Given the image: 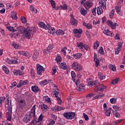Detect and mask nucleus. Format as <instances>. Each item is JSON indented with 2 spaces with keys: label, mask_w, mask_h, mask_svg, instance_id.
<instances>
[{
  "label": "nucleus",
  "mask_w": 125,
  "mask_h": 125,
  "mask_svg": "<svg viewBox=\"0 0 125 125\" xmlns=\"http://www.w3.org/2000/svg\"><path fill=\"white\" fill-rule=\"evenodd\" d=\"M16 31H18L20 34L25 35L26 38L28 40L31 38V32H32V30H30L29 27L25 28L23 26H20L17 28Z\"/></svg>",
  "instance_id": "1"
},
{
  "label": "nucleus",
  "mask_w": 125,
  "mask_h": 125,
  "mask_svg": "<svg viewBox=\"0 0 125 125\" xmlns=\"http://www.w3.org/2000/svg\"><path fill=\"white\" fill-rule=\"evenodd\" d=\"M8 112L6 113V117L7 121H11V116L12 115V105H11V101L10 105L7 107Z\"/></svg>",
  "instance_id": "2"
},
{
  "label": "nucleus",
  "mask_w": 125,
  "mask_h": 125,
  "mask_svg": "<svg viewBox=\"0 0 125 125\" xmlns=\"http://www.w3.org/2000/svg\"><path fill=\"white\" fill-rule=\"evenodd\" d=\"M63 117L66 120H73L76 117V112H66L63 114Z\"/></svg>",
  "instance_id": "3"
},
{
  "label": "nucleus",
  "mask_w": 125,
  "mask_h": 125,
  "mask_svg": "<svg viewBox=\"0 0 125 125\" xmlns=\"http://www.w3.org/2000/svg\"><path fill=\"white\" fill-rule=\"evenodd\" d=\"M123 2L124 0H119V2L117 3L118 5L119 6H116L115 8V9L117 13L121 16H123V14L124 13L123 12V11H122V10H121V7L120 5L121 4V3H123Z\"/></svg>",
  "instance_id": "4"
},
{
  "label": "nucleus",
  "mask_w": 125,
  "mask_h": 125,
  "mask_svg": "<svg viewBox=\"0 0 125 125\" xmlns=\"http://www.w3.org/2000/svg\"><path fill=\"white\" fill-rule=\"evenodd\" d=\"M72 68L73 70L78 72L82 71V65L77 62H74L72 63Z\"/></svg>",
  "instance_id": "5"
},
{
  "label": "nucleus",
  "mask_w": 125,
  "mask_h": 125,
  "mask_svg": "<svg viewBox=\"0 0 125 125\" xmlns=\"http://www.w3.org/2000/svg\"><path fill=\"white\" fill-rule=\"evenodd\" d=\"M73 32L75 34L76 38H80L81 35L83 34V30L82 29H78L75 28L73 30Z\"/></svg>",
  "instance_id": "6"
},
{
  "label": "nucleus",
  "mask_w": 125,
  "mask_h": 125,
  "mask_svg": "<svg viewBox=\"0 0 125 125\" xmlns=\"http://www.w3.org/2000/svg\"><path fill=\"white\" fill-rule=\"evenodd\" d=\"M106 24L111 28V29H113V30H115L116 29V27L117 26H119V24L117 23H114L112 21L110 20H108L106 21Z\"/></svg>",
  "instance_id": "7"
},
{
  "label": "nucleus",
  "mask_w": 125,
  "mask_h": 125,
  "mask_svg": "<svg viewBox=\"0 0 125 125\" xmlns=\"http://www.w3.org/2000/svg\"><path fill=\"white\" fill-rule=\"evenodd\" d=\"M37 72L38 75H42V72H44V67L41 65L40 64H37L36 66Z\"/></svg>",
  "instance_id": "8"
},
{
  "label": "nucleus",
  "mask_w": 125,
  "mask_h": 125,
  "mask_svg": "<svg viewBox=\"0 0 125 125\" xmlns=\"http://www.w3.org/2000/svg\"><path fill=\"white\" fill-rule=\"evenodd\" d=\"M33 118V115H31V113H27L26 116H25L23 118L24 123H26V124L29 123L32 118Z\"/></svg>",
  "instance_id": "9"
},
{
  "label": "nucleus",
  "mask_w": 125,
  "mask_h": 125,
  "mask_svg": "<svg viewBox=\"0 0 125 125\" xmlns=\"http://www.w3.org/2000/svg\"><path fill=\"white\" fill-rule=\"evenodd\" d=\"M94 89L95 91L97 92L98 91H103V90L106 89V86L101 84L96 87Z\"/></svg>",
  "instance_id": "10"
},
{
  "label": "nucleus",
  "mask_w": 125,
  "mask_h": 125,
  "mask_svg": "<svg viewBox=\"0 0 125 125\" xmlns=\"http://www.w3.org/2000/svg\"><path fill=\"white\" fill-rule=\"evenodd\" d=\"M77 46L80 49H82V48H84V49H85V50H87L88 49V46H87V45H86L83 44V43L82 42H81L80 43L77 42Z\"/></svg>",
  "instance_id": "11"
},
{
  "label": "nucleus",
  "mask_w": 125,
  "mask_h": 125,
  "mask_svg": "<svg viewBox=\"0 0 125 125\" xmlns=\"http://www.w3.org/2000/svg\"><path fill=\"white\" fill-rule=\"evenodd\" d=\"M38 25L40 28H42L45 30H47V29L49 28V27H50L49 23L47 24V25H46L43 22H39L38 23Z\"/></svg>",
  "instance_id": "12"
},
{
  "label": "nucleus",
  "mask_w": 125,
  "mask_h": 125,
  "mask_svg": "<svg viewBox=\"0 0 125 125\" xmlns=\"http://www.w3.org/2000/svg\"><path fill=\"white\" fill-rule=\"evenodd\" d=\"M84 6L87 10L89 9L91 6H92V1L91 0H88L86 1L84 3Z\"/></svg>",
  "instance_id": "13"
},
{
  "label": "nucleus",
  "mask_w": 125,
  "mask_h": 125,
  "mask_svg": "<svg viewBox=\"0 0 125 125\" xmlns=\"http://www.w3.org/2000/svg\"><path fill=\"white\" fill-rule=\"evenodd\" d=\"M52 49H53V45L49 44L47 49L45 50L43 53H45V54H48L49 52H51Z\"/></svg>",
  "instance_id": "14"
},
{
  "label": "nucleus",
  "mask_w": 125,
  "mask_h": 125,
  "mask_svg": "<svg viewBox=\"0 0 125 125\" xmlns=\"http://www.w3.org/2000/svg\"><path fill=\"white\" fill-rule=\"evenodd\" d=\"M13 73L15 76H22V75H24V72H23V70H14Z\"/></svg>",
  "instance_id": "15"
},
{
  "label": "nucleus",
  "mask_w": 125,
  "mask_h": 125,
  "mask_svg": "<svg viewBox=\"0 0 125 125\" xmlns=\"http://www.w3.org/2000/svg\"><path fill=\"white\" fill-rule=\"evenodd\" d=\"M98 83V81L97 80L96 81H89L88 82V86H93V85H96L97 84V83Z\"/></svg>",
  "instance_id": "16"
},
{
  "label": "nucleus",
  "mask_w": 125,
  "mask_h": 125,
  "mask_svg": "<svg viewBox=\"0 0 125 125\" xmlns=\"http://www.w3.org/2000/svg\"><path fill=\"white\" fill-rule=\"evenodd\" d=\"M7 63L8 64H17V59L15 60H10L9 59H7L6 60Z\"/></svg>",
  "instance_id": "17"
},
{
  "label": "nucleus",
  "mask_w": 125,
  "mask_h": 125,
  "mask_svg": "<svg viewBox=\"0 0 125 125\" xmlns=\"http://www.w3.org/2000/svg\"><path fill=\"white\" fill-rule=\"evenodd\" d=\"M94 61L96 63V67H98L99 65V60L97 59V54L96 53L94 54Z\"/></svg>",
  "instance_id": "18"
},
{
  "label": "nucleus",
  "mask_w": 125,
  "mask_h": 125,
  "mask_svg": "<svg viewBox=\"0 0 125 125\" xmlns=\"http://www.w3.org/2000/svg\"><path fill=\"white\" fill-rule=\"evenodd\" d=\"M55 34H57V36H63V35L65 34V32L63 30L59 29L56 31Z\"/></svg>",
  "instance_id": "19"
},
{
  "label": "nucleus",
  "mask_w": 125,
  "mask_h": 125,
  "mask_svg": "<svg viewBox=\"0 0 125 125\" xmlns=\"http://www.w3.org/2000/svg\"><path fill=\"white\" fill-rule=\"evenodd\" d=\"M31 90H32L33 92H39L40 89L38 86L34 85L31 87Z\"/></svg>",
  "instance_id": "20"
},
{
  "label": "nucleus",
  "mask_w": 125,
  "mask_h": 125,
  "mask_svg": "<svg viewBox=\"0 0 125 125\" xmlns=\"http://www.w3.org/2000/svg\"><path fill=\"white\" fill-rule=\"evenodd\" d=\"M97 12L98 15H101L103 13V9L102 7H98L97 9Z\"/></svg>",
  "instance_id": "21"
},
{
  "label": "nucleus",
  "mask_w": 125,
  "mask_h": 125,
  "mask_svg": "<svg viewBox=\"0 0 125 125\" xmlns=\"http://www.w3.org/2000/svg\"><path fill=\"white\" fill-rule=\"evenodd\" d=\"M104 34L106 36H110V37H113V33L109 31V30H105L104 31Z\"/></svg>",
  "instance_id": "22"
},
{
  "label": "nucleus",
  "mask_w": 125,
  "mask_h": 125,
  "mask_svg": "<svg viewBox=\"0 0 125 125\" xmlns=\"http://www.w3.org/2000/svg\"><path fill=\"white\" fill-rule=\"evenodd\" d=\"M49 28L47 29V30H49L48 33H50V34H52V35H53L54 33V32H55V29L53 27H50V24H49Z\"/></svg>",
  "instance_id": "23"
},
{
  "label": "nucleus",
  "mask_w": 125,
  "mask_h": 125,
  "mask_svg": "<svg viewBox=\"0 0 125 125\" xmlns=\"http://www.w3.org/2000/svg\"><path fill=\"white\" fill-rule=\"evenodd\" d=\"M60 68L61 69H63V70H66L67 69V65H66V63L65 62H62L60 65H59Z\"/></svg>",
  "instance_id": "24"
},
{
  "label": "nucleus",
  "mask_w": 125,
  "mask_h": 125,
  "mask_svg": "<svg viewBox=\"0 0 125 125\" xmlns=\"http://www.w3.org/2000/svg\"><path fill=\"white\" fill-rule=\"evenodd\" d=\"M77 89L78 91H83V89H84L83 84H80L77 87Z\"/></svg>",
  "instance_id": "25"
},
{
  "label": "nucleus",
  "mask_w": 125,
  "mask_h": 125,
  "mask_svg": "<svg viewBox=\"0 0 125 125\" xmlns=\"http://www.w3.org/2000/svg\"><path fill=\"white\" fill-rule=\"evenodd\" d=\"M30 10L32 11V12H34V13H38V10L37 9H35V7L33 6V5H30Z\"/></svg>",
  "instance_id": "26"
},
{
  "label": "nucleus",
  "mask_w": 125,
  "mask_h": 125,
  "mask_svg": "<svg viewBox=\"0 0 125 125\" xmlns=\"http://www.w3.org/2000/svg\"><path fill=\"white\" fill-rule=\"evenodd\" d=\"M70 23L71 25H76V24H78V21L75 20V18H72L70 20Z\"/></svg>",
  "instance_id": "27"
},
{
  "label": "nucleus",
  "mask_w": 125,
  "mask_h": 125,
  "mask_svg": "<svg viewBox=\"0 0 125 125\" xmlns=\"http://www.w3.org/2000/svg\"><path fill=\"white\" fill-rule=\"evenodd\" d=\"M76 77H77V75H76V73L74 72V71H71V78L73 82H75L76 81L75 79L76 78Z\"/></svg>",
  "instance_id": "28"
},
{
  "label": "nucleus",
  "mask_w": 125,
  "mask_h": 125,
  "mask_svg": "<svg viewBox=\"0 0 125 125\" xmlns=\"http://www.w3.org/2000/svg\"><path fill=\"white\" fill-rule=\"evenodd\" d=\"M73 56L76 59H80V58L82 57V53H79L77 54H75L73 55Z\"/></svg>",
  "instance_id": "29"
},
{
  "label": "nucleus",
  "mask_w": 125,
  "mask_h": 125,
  "mask_svg": "<svg viewBox=\"0 0 125 125\" xmlns=\"http://www.w3.org/2000/svg\"><path fill=\"white\" fill-rule=\"evenodd\" d=\"M113 114L116 118H120L121 117L120 113L118 112V111L113 110Z\"/></svg>",
  "instance_id": "30"
},
{
  "label": "nucleus",
  "mask_w": 125,
  "mask_h": 125,
  "mask_svg": "<svg viewBox=\"0 0 125 125\" xmlns=\"http://www.w3.org/2000/svg\"><path fill=\"white\" fill-rule=\"evenodd\" d=\"M99 79H100V80H101V81H102L103 80H104L105 77L101 72H99Z\"/></svg>",
  "instance_id": "31"
},
{
  "label": "nucleus",
  "mask_w": 125,
  "mask_h": 125,
  "mask_svg": "<svg viewBox=\"0 0 125 125\" xmlns=\"http://www.w3.org/2000/svg\"><path fill=\"white\" fill-rule=\"evenodd\" d=\"M43 100L44 101H45L47 103H49V102H50V99L47 96H45L43 97Z\"/></svg>",
  "instance_id": "32"
},
{
  "label": "nucleus",
  "mask_w": 125,
  "mask_h": 125,
  "mask_svg": "<svg viewBox=\"0 0 125 125\" xmlns=\"http://www.w3.org/2000/svg\"><path fill=\"white\" fill-rule=\"evenodd\" d=\"M105 96V94L103 93H100L96 96L95 99H98V98H103V97H104Z\"/></svg>",
  "instance_id": "33"
},
{
  "label": "nucleus",
  "mask_w": 125,
  "mask_h": 125,
  "mask_svg": "<svg viewBox=\"0 0 125 125\" xmlns=\"http://www.w3.org/2000/svg\"><path fill=\"white\" fill-rule=\"evenodd\" d=\"M108 67H109V68L110 70H112V71H113V72H116L117 71V70L116 69V66L112 64H109Z\"/></svg>",
  "instance_id": "34"
},
{
  "label": "nucleus",
  "mask_w": 125,
  "mask_h": 125,
  "mask_svg": "<svg viewBox=\"0 0 125 125\" xmlns=\"http://www.w3.org/2000/svg\"><path fill=\"white\" fill-rule=\"evenodd\" d=\"M2 68H3V71L6 74H8V73H9V70L8 69V68L6 66L3 65Z\"/></svg>",
  "instance_id": "35"
},
{
  "label": "nucleus",
  "mask_w": 125,
  "mask_h": 125,
  "mask_svg": "<svg viewBox=\"0 0 125 125\" xmlns=\"http://www.w3.org/2000/svg\"><path fill=\"white\" fill-rule=\"evenodd\" d=\"M119 81H120V78H116L111 81V83L112 84H116L119 83Z\"/></svg>",
  "instance_id": "36"
},
{
  "label": "nucleus",
  "mask_w": 125,
  "mask_h": 125,
  "mask_svg": "<svg viewBox=\"0 0 125 125\" xmlns=\"http://www.w3.org/2000/svg\"><path fill=\"white\" fill-rule=\"evenodd\" d=\"M81 13V14H82V15H86V10L85 9H84V8H81V10H80Z\"/></svg>",
  "instance_id": "37"
},
{
  "label": "nucleus",
  "mask_w": 125,
  "mask_h": 125,
  "mask_svg": "<svg viewBox=\"0 0 125 125\" xmlns=\"http://www.w3.org/2000/svg\"><path fill=\"white\" fill-rule=\"evenodd\" d=\"M16 12H13L11 15V17L12 19H14V20H16V19H17V16L16 15Z\"/></svg>",
  "instance_id": "38"
},
{
  "label": "nucleus",
  "mask_w": 125,
  "mask_h": 125,
  "mask_svg": "<svg viewBox=\"0 0 125 125\" xmlns=\"http://www.w3.org/2000/svg\"><path fill=\"white\" fill-rule=\"evenodd\" d=\"M27 113L30 114L32 117H36V110H34L33 109H31L30 112H28Z\"/></svg>",
  "instance_id": "39"
},
{
  "label": "nucleus",
  "mask_w": 125,
  "mask_h": 125,
  "mask_svg": "<svg viewBox=\"0 0 125 125\" xmlns=\"http://www.w3.org/2000/svg\"><path fill=\"white\" fill-rule=\"evenodd\" d=\"M49 2H50L53 8H55L56 4V3H55V1H54L53 0H50Z\"/></svg>",
  "instance_id": "40"
},
{
  "label": "nucleus",
  "mask_w": 125,
  "mask_h": 125,
  "mask_svg": "<svg viewBox=\"0 0 125 125\" xmlns=\"http://www.w3.org/2000/svg\"><path fill=\"white\" fill-rule=\"evenodd\" d=\"M21 21L22 23L23 24H25V23H27V20H26V18L24 17H21Z\"/></svg>",
  "instance_id": "41"
},
{
  "label": "nucleus",
  "mask_w": 125,
  "mask_h": 125,
  "mask_svg": "<svg viewBox=\"0 0 125 125\" xmlns=\"http://www.w3.org/2000/svg\"><path fill=\"white\" fill-rule=\"evenodd\" d=\"M6 28L8 29L10 32H16V30L14 29V28L11 26H7Z\"/></svg>",
  "instance_id": "42"
},
{
  "label": "nucleus",
  "mask_w": 125,
  "mask_h": 125,
  "mask_svg": "<svg viewBox=\"0 0 125 125\" xmlns=\"http://www.w3.org/2000/svg\"><path fill=\"white\" fill-rule=\"evenodd\" d=\"M113 109H114V111H116V112H117V111H121V107L117 106V105H114L113 107Z\"/></svg>",
  "instance_id": "43"
},
{
  "label": "nucleus",
  "mask_w": 125,
  "mask_h": 125,
  "mask_svg": "<svg viewBox=\"0 0 125 125\" xmlns=\"http://www.w3.org/2000/svg\"><path fill=\"white\" fill-rule=\"evenodd\" d=\"M56 60L57 61V62L58 63H59V62H61V61H62V59L60 56H57L56 58Z\"/></svg>",
  "instance_id": "44"
},
{
  "label": "nucleus",
  "mask_w": 125,
  "mask_h": 125,
  "mask_svg": "<svg viewBox=\"0 0 125 125\" xmlns=\"http://www.w3.org/2000/svg\"><path fill=\"white\" fill-rule=\"evenodd\" d=\"M39 56V53L38 52H35L34 54H33V59L34 60H36V59H37V58H38V57Z\"/></svg>",
  "instance_id": "45"
},
{
  "label": "nucleus",
  "mask_w": 125,
  "mask_h": 125,
  "mask_svg": "<svg viewBox=\"0 0 125 125\" xmlns=\"http://www.w3.org/2000/svg\"><path fill=\"white\" fill-rule=\"evenodd\" d=\"M39 83L40 84H43V85H45V84H47V81L46 80H44L40 82Z\"/></svg>",
  "instance_id": "46"
},
{
  "label": "nucleus",
  "mask_w": 125,
  "mask_h": 125,
  "mask_svg": "<svg viewBox=\"0 0 125 125\" xmlns=\"http://www.w3.org/2000/svg\"><path fill=\"white\" fill-rule=\"evenodd\" d=\"M98 46H99V43H98V41H97L96 42L94 43V49H97Z\"/></svg>",
  "instance_id": "47"
},
{
  "label": "nucleus",
  "mask_w": 125,
  "mask_h": 125,
  "mask_svg": "<svg viewBox=\"0 0 125 125\" xmlns=\"http://www.w3.org/2000/svg\"><path fill=\"white\" fill-rule=\"evenodd\" d=\"M60 8H62V9H63V10H65L68 9V6H67L66 4H64L63 6L60 5Z\"/></svg>",
  "instance_id": "48"
},
{
  "label": "nucleus",
  "mask_w": 125,
  "mask_h": 125,
  "mask_svg": "<svg viewBox=\"0 0 125 125\" xmlns=\"http://www.w3.org/2000/svg\"><path fill=\"white\" fill-rule=\"evenodd\" d=\"M43 118V115H42V114H41L39 118H38L37 123H40V122H42V121Z\"/></svg>",
  "instance_id": "49"
},
{
  "label": "nucleus",
  "mask_w": 125,
  "mask_h": 125,
  "mask_svg": "<svg viewBox=\"0 0 125 125\" xmlns=\"http://www.w3.org/2000/svg\"><path fill=\"white\" fill-rule=\"evenodd\" d=\"M110 103L112 104H114V103H116L117 102V99L116 98H112L110 100Z\"/></svg>",
  "instance_id": "50"
},
{
  "label": "nucleus",
  "mask_w": 125,
  "mask_h": 125,
  "mask_svg": "<svg viewBox=\"0 0 125 125\" xmlns=\"http://www.w3.org/2000/svg\"><path fill=\"white\" fill-rule=\"evenodd\" d=\"M21 83H22V85H25L28 84V80H21Z\"/></svg>",
  "instance_id": "51"
},
{
  "label": "nucleus",
  "mask_w": 125,
  "mask_h": 125,
  "mask_svg": "<svg viewBox=\"0 0 125 125\" xmlns=\"http://www.w3.org/2000/svg\"><path fill=\"white\" fill-rule=\"evenodd\" d=\"M105 115H106L107 117H110V115H111V112L110 111H108V109H105Z\"/></svg>",
  "instance_id": "52"
},
{
  "label": "nucleus",
  "mask_w": 125,
  "mask_h": 125,
  "mask_svg": "<svg viewBox=\"0 0 125 125\" xmlns=\"http://www.w3.org/2000/svg\"><path fill=\"white\" fill-rule=\"evenodd\" d=\"M99 52L100 54H102V55L104 54V50H103V47H100Z\"/></svg>",
  "instance_id": "53"
},
{
  "label": "nucleus",
  "mask_w": 125,
  "mask_h": 125,
  "mask_svg": "<svg viewBox=\"0 0 125 125\" xmlns=\"http://www.w3.org/2000/svg\"><path fill=\"white\" fill-rule=\"evenodd\" d=\"M30 125H37V121L35 119H33L30 123Z\"/></svg>",
  "instance_id": "54"
},
{
  "label": "nucleus",
  "mask_w": 125,
  "mask_h": 125,
  "mask_svg": "<svg viewBox=\"0 0 125 125\" xmlns=\"http://www.w3.org/2000/svg\"><path fill=\"white\" fill-rule=\"evenodd\" d=\"M83 116L85 121H88V120H89V118H88V116L85 114V113H83Z\"/></svg>",
  "instance_id": "55"
},
{
  "label": "nucleus",
  "mask_w": 125,
  "mask_h": 125,
  "mask_svg": "<svg viewBox=\"0 0 125 125\" xmlns=\"http://www.w3.org/2000/svg\"><path fill=\"white\" fill-rule=\"evenodd\" d=\"M52 75H55V73H56V72H57V70H56V67L53 66L52 68Z\"/></svg>",
  "instance_id": "56"
},
{
  "label": "nucleus",
  "mask_w": 125,
  "mask_h": 125,
  "mask_svg": "<svg viewBox=\"0 0 125 125\" xmlns=\"http://www.w3.org/2000/svg\"><path fill=\"white\" fill-rule=\"evenodd\" d=\"M55 121L53 120H51L50 123H49L47 125H55Z\"/></svg>",
  "instance_id": "57"
},
{
  "label": "nucleus",
  "mask_w": 125,
  "mask_h": 125,
  "mask_svg": "<svg viewBox=\"0 0 125 125\" xmlns=\"http://www.w3.org/2000/svg\"><path fill=\"white\" fill-rule=\"evenodd\" d=\"M114 13H115V9H112L110 12V14L109 15L110 18H112V17H113V16L114 15Z\"/></svg>",
  "instance_id": "58"
},
{
  "label": "nucleus",
  "mask_w": 125,
  "mask_h": 125,
  "mask_svg": "<svg viewBox=\"0 0 125 125\" xmlns=\"http://www.w3.org/2000/svg\"><path fill=\"white\" fill-rule=\"evenodd\" d=\"M12 45L14 47V48H15V49H17L19 47V45H18L15 43H13L12 44Z\"/></svg>",
  "instance_id": "59"
},
{
  "label": "nucleus",
  "mask_w": 125,
  "mask_h": 125,
  "mask_svg": "<svg viewBox=\"0 0 125 125\" xmlns=\"http://www.w3.org/2000/svg\"><path fill=\"white\" fill-rule=\"evenodd\" d=\"M41 108L42 109L43 111H44V110H46L47 109V106L43 104L41 106Z\"/></svg>",
  "instance_id": "60"
},
{
  "label": "nucleus",
  "mask_w": 125,
  "mask_h": 125,
  "mask_svg": "<svg viewBox=\"0 0 125 125\" xmlns=\"http://www.w3.org/2000/svg\"><path fill=\"white\" fill-rule=\"evenodd\" d=\"M54 93L55 94V96H58V94H59V89H57V90L54 91Z\"/></svg>",
  "instance_id": "61"
},
{
  "label": "nucleus",
  "mask_w": 125,
  "mask_h": 125,
  "mask_svg": "<svg viewBox=\"0 0 125 125\" xmlns=\"http://www.w3.org/2000/svg\"><path fill=\"white\" fill-rule=\"evenodd\" d=\"M120 51H121V49L119 48H115V54H118L120 53Z\"/></svg>",
  "instance_id": "62"
},
{
  "label": "nucleus",
  "mask_w": 125,
  "mask_h": 125,
  "mask_svg": "<svg viewBox=\"0 0 125 125\" xmlns=\"http://www.w3.org/2000/svg\"><path fill=\"white\" fill-rule=\"evenodd\" d=\"M64 109H65V107H64L58 106L57 112H58V111H61L62 110H64Z\"/></svg>",
  "instance_id": "63"
},
{
  "label": "nucleus",
  "mask_w": 125,
  "mask_h": 125,
  "mask_svg": "<svg viewBox=\"0 0 125 125\" xmlns=\"http://www.w3.org/2000/svg\"><path fill=\"white\" fill-rule=\"evenodd\" d=\"M85 27L87 28V29H91L92 28V26L89 23H87Z\"/></svg>",
  "instance_id": "64"
}]
</instances>
